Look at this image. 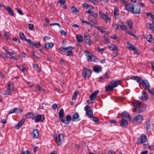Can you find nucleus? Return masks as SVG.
<instances>
[{
	"label": "nucleus",
	"instance_id": "f257e3e1",
	"mask_svg": "<svg viewBox=\"0 0 154 154\" xmlns=\"http://www.w3.org/2000/svg\"><path fill=\"white\" fill-rule=\"evenodd\" d=\"M133 104L135 109V112L137 113L143 112L146 108V106L145 104L140 103L138 101L134 102Z\"/></svg>",
	"mask_w": 154,
	"mask_h": 154
},
{
	"label": "nucleus",
	"instance_id": "f03ea898",
	"mask_svg": "<svg viewBox=\"0 0 154 154\" xmlns=\"http://www.w3.org/2000/svg\"><path fill=\"white\" fill-rule=\"evenodd\" d=\"M99 13L100 17L106 23H111V18L108 15L106 14L101 11H100Z\"/></svg>",
	"mask_w": 154,
	"mask_h": 154
},
{
	"label": "nucleus",
	"instance_id": "7ed1b4c3",
	"mask_svg": "<svg viewBox=\"0 0 154 154\" xmlns=\"http://www.w3.org/2000/svg\"><path fill=\"white\" fill-rule=\"evenodd\" d=\"M139 83L142 85L143 87L144 88V90H147L148 91L150 89V85L147 80H143L141 79Z\"/></svg>",
	"mask_w": 154,
	"mask_h": 154
},
{
	"label": "nucleus",
	"instance_id": "20e7f679",
	"mask_svg": "<svg viewBox=\"0 0 154 154\" xmlns=\"http://www.w3.org/2000/svg\"><path fill=\"white\" fill-rule=\"evenodd\" d=\"M143 116L141 115H138L134 117L133 121V123H140L143 121Z\"/></svg>",
	"mask_w": 154,
	"mask_h": 154
},
{
	"label": "nucleus",
	"instance_id": "39448f33",
	"mask_svg": "<svg viewBox=\"0 0 154 154\" xmlns=\"http://www.w3.org/2000/svg\"><path fill=\"white\" fill-rule=\"evenodd\" d=\"M91 74V70L89 69L86 68H84L82 72V75L85 79L90 77Z\"/></svg>",
	"mask_w": 154,
	"mask_h": 154
},
{
	"label": "nucleus",
	"instance_id": "423d86ee",
	"mask_svg": "<svg viewBox=\"0 0 154 154\" xmlns=\"http://www.w3.org/2000/svg\"><path fill=\"white\" fill-rule=\"evenodd\" d=\"M84 36L86 44L88 45H91L92 42L89 34L87 33H85Z\"/></svg>",
	"mask_w": 154,
	"mask_h": 154
},
{
	"label": "nucleus",
	"instance_id": "0eeeda50",
	"mask_svg": "<svg viewBox=\"0 0 154 154\" xmlns=\"http://www.w3.org/2000/svg\"><path fill=\"white\" fill-rule=\"evenodd\" d=\"M147 141L146 136L145 135H143L139 138L137 142V144L138 145H140L143 143L146 142Z\"/></svg>",
	"mask_w": 154,
	"mask_h": 154
},
{
	"label": "nucleus",
	"instance_id": "6e6552de",
	"mask_svg": "<svg viewBox=\"0 0 154 154\" xmlns=\"http://www.w3.org/2000/svg\"><path fill=\"white\" fill-rule=\"evenodd\" d=\"M72 119L71 117L69 115H67L66 117V119H60V121L62 123L66 125H68L69 124L70 121Z\"/></svg>",
	"mask_w": 154,
	"mask_h": 154
},
{
	"label": "nucleus",
	"instance_id": "1a4fd4ad",
	"mask_svg": "<svg viewBox=\"0 0 154 154\" xmlns=\"http://www.w3.org/2000/svg\"><path fill=\"white\" fill-rule=\"evenodd\" d=\"M125 9L128 12H130L132 13L134 9L133 5L131 3L127 4L125 7Z\"/></svg>",
	"mask_w": 154,
	"mask_h": 154
},
{
	"label": "nucleus",
	"instance_id": "9d476101",
	"mask_svg": "<svg viewBox=\"0 0 154 154\" xmlns=\"http://www.w3.org/2000/svg\"><path fill=\"white\" fill-rule=\"evenodd\" d=\"M64 141V138L63 135L62 134H60L58 137V141H57V143L58 145L60 146Z\"/></svg>",
	"mask_w": 154,
	"mask_h": 154
},
{
	"label": "nucleus",
	"instance_id": "9b49d317",
	"mask_svg": "<svg viewBox=\"0 0 154 154\" xmlns=\"http://www.w3.org/2000/svg\"><path fill=\"white\" fill-rule=\"evenodd\" d=\"M141 93L142 95L139 97V98L141 100L144 101H146L148 100L149 97L147 93L144 91H142Z\"/></svg>",
	"mask_w": 154,
	"mask_h": 154
},
{
	"label": "nucleus",
	"instance_id": "f8f14e48",
	"mask_svg": "<svg viewBox=\"0 0 154 154\" xmlns=\"http://www.w3.org/2000/svg\"><path fill=\"white\" fill-rule=\"evenodd\" d=\"M22 111V110L20 109L15 108L13 109H11L9 112V114L14 113L19 114L21 113Z\"/></svg>",
	"mask_w": 154,
	"mask_h": 154
},
{
	"label": "nucleus",
	"instance_id": "ddd939ff",
	"mask_svg": "<svg viewBox=\"0 0 154 154\" xmlns=\"http://www.w3.org/2000/svg\"><path fill=\"white\" fill-rule=\"evenodd\" d=\"M122 82L121 81L119 80L116 81H113L110 82L112 85L113 88H114L115 87H117Z\"/></svg>",
	"mask_w": 154,
	"mask_h": 154
},
{
	"label": "nucleus",
	"instance_id": "4468645a",
	"mask_svg": "<svg viewBox=\"0 0 154 154\" xmlns=\"http://www.w3.org/2000/svg\"><path fill=\"white\" fill-rule=\"evenodd\" d=\"M99 90H97L94 92L91 95L90 99L93 100H95L97 97V94L99 93Z\"/></svg>",
	"mask_w": 154,
	"mask_h": 154
},
{
	"label": "nucleus",
	"instance_id": "2eb2a0df",
	"mask_svg": "<svg viewBox=\"0 0 154 154\" xmlns=\"http://www.w3.org/2000/svg\"><path fill=\"white\" fill-rule=\"evenodd\" d=\"M32 134L34 138H37L39 137L38 131L37 129L34 130L32 133Z\"/></svg>",
	"mask_w": 154,
	"mask_h": 154
},
{
	"label": "nucleus",
	"instance_id": "dca6fc26",
	"mask_svg": "<svg viewBox=\"0 0 154 154\" xmlns=\"http://www.w3.org/2000/svg\"><path fill=\"white\" fill-rule=\"evenodd\" d=\"M79 116L77 113L73 114L72 116V120L73 122H78L80 120L79 119Z\"/></svg>",
	"mask_w": 154,
	"mask_h": 154
},
{
	"label": "nucleus",
	"instance_id": "f3484780",
	"mask_svg": "<svg viewBox=\"0 0 154 154\" xmlns=\"http://www.w3.org/2000/svg\"><path fill=\"white\" fill-rule=\"evenodd\" d=\"M122 115L123 117V119H125L126 118L128 120H131V118L128 112H124L122 113Z\"/></svg>",
	"mask_w": 154,
	"mask_h": 154
},
{
	"label": "nucleus",
	"instance_id": "a211bd4d",
	"mask_svg": "<svg viewBox=\"0 0 154 154\" xmlns=\"http://www.w3.org/2000/svg\"><path fill=\"white\" fill-rule=\"evenodd\" d=\"M25 121V119H22L20 121L18 124L15 126V128L16 129H18L19 128L23 125Z\"/></svg>",
	"mask_w": 154,
	"mask_h": 154
},
{
	"label": "nucleus",
	"instance_id": "6ab92c4d",
	"mask_svg": "<svg viewBox=\"0 0 154 154\" xmlns=\"http://www.w3.org/2000/svg\"><path fill=\"white\" fill-rule=\"evenodd\" d=\"M4 8L6 9L8 13L12 16H14V14L13 11H12L11 8L7 5L4 6Z\"/></svg>",
	"mask_w": 154,
	"mask_h": 154
},
{
	"label": "nucleus",
	"instance_id": "aec40b11",
	"mask_svg": "<svg viewBox=\"0 0 154 154\" xmlns=\"http://www.w3.org/2000/svg\"><path fill=\"white\" fill-rule=\"evenodd\" d=\"M42 119V115L40 114H39V115H38L36 116V117L35 118V119H34L35 120V122H43L44 119H45V118H43V119L42 121H41Z\"/></svg>",
	"mask_w": 154,
	"mask_h": 154
},
{
	"label": "nucleus",
	"instance_id": "412c9836",
	"mask_svg": "<svg viewBox=\"0 0 154 154\" xmlns=\"http://www.w3.org/2000/svg\"><path fill=\"white\" fill-rule=\"evenodd\" d=\"M114 88L110 82L109 83L107 86L105 87L106 91H112Z\"/></svg>",
	"mask_w": 154,
	"mask_h": 154
},
{
	"label": "nucleus",
	"instance_id": "4be33fe9",
	"mask_svg": "<svg viewBox=\"0 0 154 154\" xmlns=\"http://www.w3.org/2000/svg\"><path fill=\"white\" fill-rule=\"evenodd\" d=\"M93 69L94 71L95 72L98 73L101 71L102 68L100 66L95 65L93 67Z\"/></svg>",
	"mask_w": 154,
	"mask_h": 154
},
{
	"label": "nucleus",
	"instance_id": "5701e85b",
	"mask_svg": "<svg viewBox=\"0 0 154 154\" xmlns=\"http://www.w3.org/2000/svg\"><path fill=\"white\" fill-rule=\"evenodd\" d=\"M128 123L127 120L122 119L121 122V126L122 127H126L128 126Z\"/></svg>",
	"mask_w": 154,
	"mask_h": 154
},
{
	"label": "nucleus",
	"instance_id": "b1692460",
	"mask_svg": "<svg viewBox=\"0 0 154 154\" xmlns=\"http://www.w3.org/2000/svg\"><path fill=\"white\" fill-rule=\"evenodd\" d=\"M140 8L138 5L136 6L135 7H134L133 11L132 13L134 14H137L140 13Z\"/></svg>",
	"mask_w": 154,
	"mask_h": 154
},
{
	"label": "nucleus",
	"instance_id": "393cba45",
	"mask_svg": "<svg viewBox=\"0 0 154 154\" xmlns=\"http://www.w3.org/2000/svg\"><path fill=\"white\" fill-rule=\"evenodd\" d=\"M87 57V61L88 62L91 61L95 62L97 60V58L96 57H94L93 59H92L91 55L88 56Z\"/></svg>",
	"mask_w": 154,
	"mask_h": 154
},
{
	"label": "nucleus",
	"instance_id": "a878e982",
	"mask_svg": "<svg viewBox=\"0 0 154 154\" xmlns=\"http://www.w3.org/2000/svg\"><path fill=\"white\" fill-rule=\"evenodd\" d=\"M86 114L89 118L93 117V110L91 109H89L88 110L86 111Z\"/></svg>",
	"mask_w": 154,
	"mask_h": 154
},
{
	"label": "nucleus",
	"instance_id": "bb28decb",
	"mask_svg": "<svg viewBox=\"0 0 154 154\" xmlns=\"http://www.w3.org/2000/svg\"><path fill=\"white\" fill-rule=\"evenodd\" d=\"M76 38L78 42L82 43L83 42V38L80 34L77 35L76 36Z\"/></svg>",
	"mask_w": 154,
	"mask_h": 154
},
{
	"label": "nucleus",
	"instance_id": "cd10ccee",
	"mask_svg": "<svg viewBox=\"0 0 154 154\" xmlns=\"http://www.w3.org/2000/svg\"><path fill=\"white\" fill-rule=\"evenodd\" d=\"M109 49L112 50H115L116 51H119V49L117 48L116 45L113 44H111L108 46Z\"/></svg>",
	"mask_w": 154,
	"mask_h": 154
},
{
	"label": "nucleus",
	"instance_id": "c85d7f7f",
	"mask_svg": "<svg viewBox=\"0 0 154 154\" xmlns=\"http://www.w3.org/2000/svg\"><path fill=\"white\" fill-rule=\"evenodd\" d=\"M120 24H119V26H120L121 29L124 31L126 30L127 29V27L124 24V23L123 22H120Z\"/></svg>",
	"mask_w": 154,
	"mask_h": 154
},
{
	"label": "nucleus",
	"instance_id": "c756f323",
	"mask_svg": "<svg viewBox=\"0 0 154 154\" xmlns=\"http://www.w3.org/2000/svg\"><path fill=\"white\" fill-rule=\"evenodd\" d=\"M144 148H145L149 149H153L154 148V145L153 144L149 145L148 144H143Z\"/></svg>",
	"mask_w": 154,
	"mask_h": 154
},
{
	"label": "nucleus",
	"instance_id": "7c9ffc66",
	"mask_svg": "<svg viewBox=\"0 0 154 154\" xmlns=\"http://www.w3.org/2000/svg\"><path fill=\"white\" fill-rule=\"evenodd\" d=\"M130 79L134 80H136V82L138 83H140V81H141V79H142L141 78H140L139 77L137 76H134L131 77L130 78Z\"/></svg>",
	"mask_w": 154,
	"mask_h": 154
},
{
	"label": "nucleus",
	"instance_id": "2f4dec72",
	"mask_svg": "<svg viewBox=\"0 0 154 154\" xmlns=\"http://www.w3.org/2000/svg\"><path fill=\"white\" fill-rule=\"evenodd\" d=\"M59 116L60 119H63L64 117V110L62 108L61 109L59 112Z\"/></svg>",
	"mask_w": 154,
	"mask_h": 154
},
{
	"label": "nucleus",
	"instance_id": "473e14b6",
	"mask_svg": "<svg viewBox=\"0 0 154 154\" xmlns=\"http://www.w3.org/2000/svg\"><path fill=\"white\" fill-rule=\"evenodd\" d=\"M127 44L128 45V48L131 49V51L133 50L135 48V46L130 42H127Z\"/></svg>",
	"mask_w": 154,
	"mask_h": 154
},
{
	"label": "nucleus",
	"instance_id": "72a5a7b5",
	"mask_svg": "<svg viewBox=\"0 0 154 154\" xmlns=\"http://www.w3.org/2000/svg\"><path fill=\"white\" fill-rule=\"evenodd\" d=\"M54 45V44L52 42H49L45 45V47L47 49H49L51 48Z\"/></svg>",
	"mask_w": 154,
	"mask_h": 154
},
{
	"label": "nucleus",
	"instance_id": "f704fd0d",
	"mask_svg": "<svg viewBox=\"0 0 154 154\" xmlns=\"http://www.w3.org/2000/svg\"><path fill=\"white\" fill-rule=\"evenodd\" d=\"M146 38L147 41L150 43H152L153 39L151 35L150 34L147 35L146 36Z\"/></svg>",
	"mask_w": 154,
	"mask_h": 154
},
{
	"label": "nucleus",
	"instance_id": "c9c22d12",
	"mask_svg": "<svg viewBox=\"0 0 154 154\" xmlns=\"http://www.w3.org/2000/svg\"><path fill=\"white\" fill-rule=\"evenodd\" d=\"M8 90H9L11 92H12L14 90L13 84L9 83L8 85Z\"/></svg>",
	"mask_w": 154,
	"mask_h": 154
},
{
	"label": "nucleus",
	"instance_id": "e433bc0d",
	"mask_svg": "<svg viewBox=\"0 0 154 154\" xmlns=\"http://www.w3.org/2000/svg\"><path fill=\"white\" fill-rule=\"evenodd\" d=\"M61 48L63 50H72V49L74 48L71 46H69L66 47H62Z\"/></svg>",
	"mask_w": 154,
	"mask_h": 154
},
{
	"label": "nucleus",
	"instance_id": "4c0bfd02",
	"mask_svg": "<svg viewBox=\"0 0 154 154\" xmlns=\"http://www.w3.org/2000/svg\"><path fill=\"white\" fill-rule=\"evenodd\" d=\"M146 131H148L150 128V120H149L146 122Z\"/></svg>",
	"mask_w": 154,
	"mask_h": 154
},
{
	"label": "nucleus",
	"instance_id": "58836bf2",
	"mask_svg": "<svg viewBox=\"0 0 154 154\" xmlns=\"http://www.w3.org/2000/svg\"><path fill=\"white\" fill-rule=\"evenodd\" d=\"M127 24L129 28L131 29L133 28V24L132 23L131 21L128 20H127Z\"/></svg>",
	"mask_w": 154,
	"mask_h": 154
},
{
	"label": "nucleus",
	"instance_id": "ea45409f",
	"mask_svg": "<svg viewBox=\"0 0 154 154\" xmlns=\"http://www.w3.org/2000/svg\"><path fill=\"white\" fill-rule=\"evenodd\" d=\"M119 12V10L117 7H115L114 9V14L115 17L118 16Z\"/></svg>",
	"mask_w": 154,
	"mask_h": 154
},
{
	"label": "nucleus",
	"instance_id": "a19ab883",
	"mask_svg": "<svg viewBox=\"0 0 154 154\" xmlns=\"http://www.w3.org/2000/svg\"><path fill=\"white\" fill-rule=\"evenodd\" d=\"M93 35L96 41H97L99 39V36L96 33H94L93 34Z\"/></svg>",
	"mask_w": 154,
	"mask_h": 154
},
{
	"label": "nucleus",
	"instance_id": "79ce46f5",
	"mask_svg": "<svg viewBox=\"0 0 154 154\" xmlns=\"http://www.w3.org/2000/svg\"><path fill=\"white\" fill-rule=\"evenodd\" d=\"M33 67L35 68L36 69L37 71L38 72H39L40 69L38 65L37 64H33Z\"/></svg>",
	"mask_w": 154,
	"mask_h": 154
},
{
	"label": "nucleus",
	"instance_id": "37998d69",
	"mask_svg": "<svg viewBox=\"0 0 154 154\" xmlns=\"http://www.w3.org/2000/svg\"><path fill=\"white\" fill-rule=\"evenodd\" d=\"M147 25L151 30H152V31L154 32V27L152 24L148 23H147Z\"/></svg>",
	"mask_w": 154,
	"mask_h": 154
},
{
	"label": "nucleus",
	"instance_id": "c03bdc74",
	"mask_svg": "<svg viewBox=\"0 0 154 154\" xmlns=\"http://www.w3.org/2000/svg\"><path fill=\"white\" fill-rule=\"evenodd\" d=\"M26 115L29 116L30 117H31L32 120H34L35 118L34 117V114L33 113L29 112L27 113Z\"/></svg>",
	"mask_w": 154,
	"mask_h": 154
},
{
	"label": "nucleus",
	"instance_id": "a18cd8bd",
	"mask_svg": "<svg viewBox=\"0 0 154 154\" xmlns=\"http://www.w3.org/2000/svg\"><path fill=\"white\" fill-rule=\"evenodd\" d=\"M11 92L8 89L5 90L3 93L2 94L4 95H8L10 94Z\"/></svg>",
	"mask_w": 154,
	"mask_h": 154
},
{
	"label": "nucleus",
	"instance_id": "49530a36",
	"mask_svg": "<svg viewBox=\"0 0 154 154\" xmlns=\"http://www.w3.org/2000/svg\"><path fill=\"white\" fill-rule=\"evenodd\" d=\"M73 55V52L71 50L68 51L66 52V55L68 56H71Z\"/></svg>",
	"mask_w": 154,
	"mask_h": 154
},
{
	"label": "nucleus",
	"instance_id": "de8ad7c7",
	"mask_svg": "<svg viewBox=\"0 0 154 154\" xmlns=\"http://www.w3.org/2000/svg\"><path fill=\"white\" fill-rule=\"evenodd\" d=\"M78 95V93L77 91H75V92L73 97L72 98V100H75L76 99V96Z\"/></svg>",
	"mask_w": 154,
	"mask_h": 154
},
{
	"label": "nucleus",
	"instance_id": "09e8293b",
	"mask_svg": "<svg viewBox=\"0 0 154 154\" xmlns=\"http://www.w3.org/2000/svg\"><path fill=\"white\" fill-rule=\"evenodd\" d=\"M91 22L92 23V25H97L98 23V21L97 20L95 19L94 20H91Z\"/></svg>",
	"mask_w": 154,
	"mask_h": 154
},
{
	"label": "nucleus",
	"instance_id": "8fccbe9b",
	"mask_svg": "<svg viewBox=\"0 0 154 154\" xmlns=\"http://www.w3.org/2000/svg\"><path fill=\"white\" fill-rule=\"evenodd\" d=\"M71 9L73 13H76L78 11V10L74 7H73Z\"/></svg>",
	"mask_w": 154,
	"mask_h": 154
},
{
	"label": "nucleus",
	"instance_id": "3c124183",
	"mask_svg": "<svg viewBox=\"0 0 154 154\" xmlns=\"http://www.w3.org/2000/svg\"><path fill=\"white\" fill-rule=\"evenodd\" d=\"M36 87L38 88V90L40 92H41L42 91H45V90L44 89L42 88L40 86L38 85H36Z\"/></svg>",
	"mask_w": 154,
	"mask_h": 154
},
{
	"label": "nucleus",
	"instance_id": "603ef678",
	"mask_svg": "<svg viewBox=\"0 0 154 154\" xmlns=\"http://www.w3.org/2000/svg\"><path fill=\"white\" fill-rule=\"evenodd\" d=\"M148 92L154 96V89L152 88L149 89L148 91Z\"/></svg>",
	"mask_w": 154,
	"mask_h": 154
},
{
	"label": "nucleus",
	"instance_id": "864d4df0",
	"mask_svg": "<svg viewBox=\"0 0 154 154\" xmlns=\"http://www.w3.org/2000/svg\"><path fill=\"white\" fill-rule=\"evenodd\" d=\"M90 15L95 18L98 15V14L97 13L94 12L93 11H92V13L90 14Z\"/></svg>",
	"mask_w": 154,
	"mask_h": 154
},
{
	"label": "nucleus",
	"instance_id": "5fc2aeb1",
	"mask_svg": "<svg viewBox=\"0 0 154 154\" xmlns=\"http://www.w3.org/2000/svg\"><path fill=\"white\" fill-rule=\"evenodd\" d=\"M25 40L30 45H32L33 46L34 45V43L32 42L30 39H26Z\"/></svg>",
	"mask_w": 154,
	"mask_h": 154
},
{
	"label": "nucleus",
	"instance_id": "6e6d98bb",
	"mask_svg": "<svg viewBox=\"0 0 154 154\" xmlns=\"http://www.w3.org/2000/svg\"><path fill=\"white\" fill-rule=\"evenodd\" d=\"M85 56L87 57L88 56L91 55V52L88 50H86L85 51Z\"/></svg>",
	"mask_w": 154,
	"mask_h": 154
},
{
	"label": "nucleus",
	"instance_id": "4d7b16f0",
	"mask_svg": "<svg viewBox=\"0 0 154 154\" xmlns=\"http://www.w3.org/2000/svg\"><path fill=\"white\" fill-rule=\"evenodd\" d=\"M82 23L83 24H84V23H85L86 24H87L88 25H91V26H92V24L90 22H88V21H86L82 20Z\"/></svg>",
	"mask_w": 154,
	"mask_h": 154
},
{
	"label": "nucleus",
	"instance_id": "13d9d810",
	"mask_svg": "<svg viewBox=\"0 0 154 154\" xmlns=\"http://www.w3.org/2000/svg\"><path fill=\"white\" fill-rule=\"evenodd\" d=\"M28 26L30 30H32L33 29L34 27V25L33 24L29 23L28 25Z\"/></svg>",
	"mask_w": 154,
	"mask_h": 154
},
{
	"label": "nucleus",
	"instance_id": "bf43d9fd",
	"mask_svg": "<svg viewBox=\"0 0 154 154\" xmlns=\"http://www.w3.org/2000/svg\"><path fill=\"white\" fill-rule=\"evenodd\" d=\"M5 52L6 54H8L10 55V56H11L12 55H13L14 54V52H9L7 50H5Z\"/></svg>",
	"mask_w": 154,
	"mask_h": 154
},
{
	"label": "nucleus",
	"instance_id": "052dcab7",
	"mask_svg": "<svg viewBox=\"0 0 154 154\" xmlns=\"http://www.w3.org/2000/svg\"><path fill=\"white\" fill-rule=\"evenodd\" d=\"M31 53H32V55H33V57H34V58H35V59L38 58V57L37 56V55L36 54H35V52L34 51H32Z\"/></svg>",
	"mask_w": 154,
	"mask_h": 154
},
{
	"label": "nucleus",
	"instance_id": "680f3d73",
	"mask_svg": "<svg viewBox=\"0 0 154 154\" xmlns=\"http://www.w3.org/2000/svg\"><path fill=\"white\" fill-rule=\"evenodd\" d=\"M15 9L17 10V12L20 15H23V13L22 11L19 8H16Z\"/></svg>",
	"mask_w": 154,
	"mask_h": 154
},
{
	"label": "nucleus",
	"instance_id": "e2e57ef3",
	"mask_svg": "<svg viewBox=\"0 0 154 154\" xmlns=\"http://www.w3.org/2000/svg\"><path fill=\"white\" fill-rule=\"evenodd\" d=\"M119 25L117 24H114L113 25V26L114 27V28L116 29V30H118V29H119Z\"/></svg>",
	"mask_w": 154,
	"mask_h": 154
},
{
	"label": "nucleus",
	"instance_id": "0e129e2a",
	"mask_svg": "<svg viewBox=\"0 0 154 154\" xmlns=\"http://www.w3.org/2000/svg\"><path fill=\"white\" fill-rule=\"evenodd\" d=\"M105 49L103 48H100L98 47L97 49V51L98 52H100L101 51H104Z\"/></svg>",
	"mask_w": 154,
	"mask_h": 154
},
{
	"label": "nucleus",
	"instance_id": "69168bd1",
	"mask_svg": "<svg viewBox=\"0 0 154 154\" xmlns=\"http://www.w3.org/2000/svg\"><path fill=\"white\" fill-rule=\"evenodd\" d=\"M82 5L83 7L86 8L88 9L89 8L90 5H89L88 4L85 3H83Z\"/></svg>",
	"mask_w": 154,
	"mask_h": 154
},
{
	"label": "nucleus",
	"instance_id": "338daca9",
	"mask_svg": "<svg viewBox=\"0 0 154 154\" xmlns=\"http://www.w3.org/2000/svg\"><path fill=\"white\" fill-rule=\"evenodd\" d=\"M22 154H32L29 151L26 150L21 152Z\"/></svg>",
	"mask_w": 154,
	"mask_h": 154
},
{
	"label": "nucleus",
	"instance_id": "774afa93",
	"mask_svg": "<svg viewBox=\"0 0 154 154\" xmlns=\"http://www.w3.org/2000/svg\"><path fill=\"white\" fill-rule=\"evenodd\" d=\"M20 37L22 40L23 39L25 38V35L23 33L21 32L20 33Z\"/></svg>",
	"mask_w": 154,
	"mask_h": 154
}]
</instances>
